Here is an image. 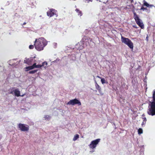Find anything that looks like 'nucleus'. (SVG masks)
Listing matches in <instances>:
<instances>
[{
    "label": "nucleus",
    "instance_id": "nucleus-1",
    "mask_svg": "<svg viewBox=\"0 0 155 155\" xmlns=\"http://www.w3.org/2000/svg\"><path fill=\"white\" fill-rule=\"evenodd\" d=\"M47 44L46 40L43 37L36 39L35 41V48L38 51L42 50Z\"/></svg>",
    "mask_w": 155,
    "mask_h": 155
},
{
    "label": "nucleus",
    "instance_id": "nucleus-2",
    "mask_svg": "<svg viewBox=\"0 0 155 155\" xmlns=\"http://www.w3.org/2000/svg\"><path fill=\"white\" fill-rule=\"evenodd\" d=\"M153 101L149 104L147 111L148 114L152 116L155 115V91H153Z\"/></svg>",
    "mask_w": 155,
    "mask_h": 155
},
{
    "label": "nucleus",
    "instance_id": "nucleus-3",
    "mask_svg": "<svg viewBox=\"0 0 155 155\" xmlns=\"http://www.w3.org/2000/svg\"><path fill=\"white\" fill-rule=\"evenodd\" d=\"M122 42L127 45L130 49L132 50L133 49L134 46L132 42L129 39L122 37H121Z\"/></svg>",
    "mask_w": 155,
    "mask_h": 155
},
{
    "label": "nucleus",
    "instance_id": "nucleus-4",
    "mask_svg": "<svg viewBox=\"0 0 155 155\" xmlns=\"http://www.w3.org/2000/svg\"><path fill=\"white\" fill-rule=\"evenodd\" d=\"M134 18L137 24L140 26L141 28H143L144 25L142 20L139 18L138 15L136 14L135 12H134Z\"/></svg>",
    "mask_w": 155,
    "mask_h": 155
},
{
    "label": "nucleus",
    "instance_id": "nucleus-5",
    "mask_svg": "<svg viewBox=\"0 0 155 155\" xmlns=\"http://www.w3.org/2000/svg\"><path fill=\"white\" fill-rule=\"evenodd\" d=\"M19 129L22 131H28L29 129V126L27 124L19 123L18 125Z\"/></svg>",
    "mask_w": 155,
    "mask_h": 155
},
{
    "label": "nucleus",
    "instance_id": "nucleus-6",
    "mask_svg": "<svg viewBox=\"0 0 155 155\" xmlns=\"http://www.w3.org/2000/svg\"><path fill=\"white\" fill-rule=\"evenodd\" d=\"M100 139H97L92 141L89 145L90 148L92 149H95L98 143L100 142Z\"/></svg>",
    "mask_w": 155,
    "mask_h": 155
},
{
    "label": "nucleus",
    "instance_id": "nucleus-7",
    "mask_svg": "<svg viewBox=\"0 0 155 155\" xmlns=\"http://www.w3.org/2000/svg\"><path fill=\"white\" fill-rule=\"evenodd\" d=\"M78 104V105H81V104L80 101L76 99L71 100L67 103V105H74L75 104Z\"/></svg>",
    "mask_w": 155,
    "mask_h": 155
},
{
    "label": "nucleus",
    "instance_id": "nucleus-8",
    "mask_svg": "<svg viewBox=\"0 0 155 155\" xmlns=\"http://www.w3.org/2000/svg\"><path fill=\"white\" fill-rule=\"evenodd\" d=\"M40 67L39 65H37L36 63H34L32 65L25 68L24 70L25 71H28L35 68H39Z\"/></svg>",
    "mask_w": 155,
    "mask_h": 155
},
{
    "label": "nucleus",
    "instance_id": "nucleus-9",
    "mask_svg": "<svg viewBox=\"0 0 155 155\" xmlns=\"http://www.w3.org/2000/svg\"><path fill=\"white\" fill-rule=\"evenodd\" d=\"M56 11L53 9H49L47 12V16L49 17H51L56 14Z\"/></svg>",
    "mask_w": 155,
    "mask_h": 155
},
{
    "label": "nucleus",
    "instance_id": "nucleus-10",
    "mask_svg": "<svg viewBox=\"0 0 155 155\" xmlns=\"http://www.w3.org/2000/svg\"><path fill=\"white\" fill-rule=\"evenodd\" d=\"M10 93L14 94L15 96L17 97L21 96L20 92L18 89H15L12 91Z\"/></svg>",
    "mask_w": 155,
    "mask_h": 155
},
{
    "label": "nucleus",
    "instance_id": "nucleus-11",
    "mask_svg": "<svg viewBox=\"0 0 155 155\" xmlns=\"http://www.w3.org/2000/svg\"><path fill=\"white\" fill-rule=\"evenodd\" d=\"M34 58L26 59L24 60V63L28 65H31L33 62Z\"/></svg>",
    "mask_w": 155,
    "mask_h": 155
},
{
    "label": "nucleus",
    "instance_id": "nucleus-12",
    "mask_svg": "<svg viewBox=\"0 0 155 155\" xmlns=\"http://www.w3.org/2000/svg\"><path fill=\"white\" fill-rule=\"evenodd\" d=\"M95 87L96 89L98 91L100 94L101 95H103V93L101 91V87L97 83H96Z\"/></svg>",
    "mask_w": 155,
    "mask_h": 155
},
{
    "label": "nucleus",
    "instance_id": "nucleus-13",
    "mask_svg": "<svg viewBox=\"0 0 155 155\" xmlns=\"http://www.w3.org/2000/svg\"><path fill=\"white\" fill-rule=\"evenodd\" d=\"M47 63L46 62H43L42 64H37V65H39L40 67L39 68H41L42 67H44L45 68H46V66L47 65Z\"/></svg>",
    "mask_w": 155,
    "mask_h": 155
},
{
    "label": "nucleus",
    "instance_id": "nucleus-14",
    "mask_svg": "<svg viewBox=\"0 0 155 155\" xmlns=\"http://www.w3.org/2000/svg\"><path fill=\"white\" fill-rule=\"evenodd\" d=\"M143 4L144 5L147 7H151L153 6V5H149L145 1H144Z\"/></svg>",
    "mask_w": 155,
    "mask_h": 155
},
{
    "label": "nucleus",
    "instance_id": "nucleus-15",
    "mask_svg": "<svg viewBox=\"0 0 155 155\" xmlns=\"http://www.w3.org/2000/svg\"><path fill=\"white\" fill-rule=\"evenodd\" d=\"M143 121L141 124V125L143 127L144 126L145 124L147 121V119L145 117H143Z\"/></svg>",
    "mask_w": 155,
    "mask_h": 155
},
{
    "label": "nucleus",
    "instance_id": "nucleus-16",
    "mask_svg": "<svg viewBox=\"0 0 155 155\" xmlns=\"http://www.w3.org/2000/svg\"><path fill=\"white\" fill-rule=\"evenodd\" d=\"M79 137V136L78 134H76L75 135L74 137L73 138V140L74 141H76L78 139Z\"/></svg>",
    "mask_w": 155,
    "mask_h": 155
},
{
    "label": "nucleus",
    "instance_id": "nucleus-17",
    "mask_svg": "<svg viewBox=\"0 0 155 155\" xmlns=\"http://www.w3.org/2000/svg\"><path fill=\"white\" fill-rule=\"evenodd\" d=\"M76 12H77V13L78 14V15H79L80 16H81L82 15V13L81 12L79 11V10L78 9H76L75 10Z\"/></svg>",
    "mask_w": 155,
    "mask_h": 155
},
{
    "label": "nucleus",
    "instance_id": "nucleus-18",
    "mask_svg": "<svg viewBox=\"0 0 155 155\" xmlns=\"http://www.w3.org/2000/svg\"><path fill=\"white\" fill-rule=\"evenodd\" d=\"M138 134L139 135L142 134L143 133V130L142 129L140 128H139L138 130Z\"/></svg>",
    "mask_w": 155,
    "mask_h": 155
},
{
    "label": "nucleus",
    "instance_id": "nucleus-19",
    "mask_svg": "<svg viewBox=\"0 0 155 155\" xmlns=\"http://www.w3.org/2000/svg\"><path fill=\"white\" fill-rule=\"evenodd\" d=\"M37 71V70H34L30 71L29 72V73L30 74H34Z\"/></svg>",
    "mask_w": 155,
    "mask_h": 155
},
{
    "label": "nucleus",
    "instance_id": "nucleus-20",
    "mask_svg": "<svg viewBox=\"0 0 155 155\" xmlns=\"http://www.w3.org/2000/svg\"><path fill=\"white\" fill-rule=\"evenodd\" d=\"M44 118L45 120H48L50 119L51 117L49 115H46L45 116Z\"/></svg>",
    "mask_w": 155,
    "mask_h": 155
},
{
    "label": "nucleus",
    "instance_id": "nucleus-21",
    "mask_svg": "<svg viewBox=\"0 0 155 155\" xmlns=\"http://www.w3.org/2000/svg\"><path fill=\"white\" fill-rule=\"evenodd\" d=\"M101 83L102 84H104L106 83V81H105V79L104 78H101Z\"/></svg>",
    "mask_w": 155,
    "mask_h": 155
},
{
    "label": "nucleus",
    "instance_id": "nucleus-22",
    "mask_svg": "<svg viewBox=\"0 0 155 155\" xmlns=\"http://www.w3.org/2000/svg\"><path fill=\"white\" fill-rule=\"evenodd\" d=\"M29 48L30 49H32L34 48L33 45H31L29 46Z\"/></svg>",
    "mask_w": 155,
    "mask_h": 155
},
{
    "label": "nucleus",
    "instance_id": "nucleus-23",
    "mask_svg": "<svg viewBox=\"0 0 155 155\" xmlns=\"http://www.w3.org/2000/svg\"><path fill=\"white\" fill-rule=\"evenodd\" d=\"M53 45L54 46V47H56L57 46V44L56 43H54L53 44Z\"/></svg>",
    "mask_w": 155,
    "mask_h": 155
},
{
    "label": "nucleus",
    "instance_id": "nucleus-24",
    "mask_svg": "<svg viewBox=\"0 0 155 155\" xmlns=\"http://www.w3.org/2000/svg\"><path fill=\"white\" fill-rule=\"evenodd\" d=\"M141 10H144L145 9V8H141Z\"/></svg>",
    "mask_w": 155,
    "mask_h": 155
},
{
    "label": "nucleus",
    "instance_id": "nucleus-25",
    "mask_svg": "<svg viewBox=\"0 0 155 155\" xmlns=\"http://www.w3.org/2000/svg\"><path fill=\"white\" fill-rule=\"evenodd\" d=\"M86 1H88V2H89V1H91L92 2V0H86Z\"/></svg>",
    "mask_w": 155,
    "mask_h": 155
},
{
    "label": "nucleus",
    "instance_id": "nucleus-26",
    "mask_svg": "<svg viewBox=\"0 0 155 155\" xmlns=\"http://www.w3.org/2000/svg\"><path fill=\"white\" fill-rule=\"evenodd\" d=\"M97 77L100 78V79H101V78H101V77H99V76H97Z\"/></svg>",
    "mask_w": 155,
    "mask_h": 155
},
{
    "label": "nucleus",
    "instance_id": "nucleus-27",
    "mask_svg": "<svg viewBox=\"0 0 155 155\" xmlns=\"http://www.w3.org/2000/svg\"><path fill=\"white\" fill-rule=\"evenodd\" d=\"M133 27H135V28H137V27H136V26H135V25L133 26Z\"/></svg>",
    "mask_w": 155,
    "mask_h": 155
},
{
    "label": "nucleus",
    "instance_id": "nucleus-28",
    "mask_svg": "<svg viewBox=\"0 0 155 155\" xmlns=\"http://www.w3.org/2000/svg\"><path fill=\"white\" fill-rule=\"evenodd\" d=\"M24 95H21V96L22 97V96H23Z\"/></svg>",
    "mask_w": 155,
    "mask_h": 155
},
{
    "label": "nucleus",
    "instance_id": "nucleus-29",
    "mask_svg": "<svg viewBox=\"0 0 155 155\" xmlns=\"http://www.w3.org/2000/svg\"><path fill=\"white\" fill-rule=\"evenodd\" d=\"M94 151H93L92 152L91 151V152H94Z\"/></svg>",
    "mask_w": 155,
    "mask_h": 155
}]
</instances>
